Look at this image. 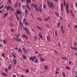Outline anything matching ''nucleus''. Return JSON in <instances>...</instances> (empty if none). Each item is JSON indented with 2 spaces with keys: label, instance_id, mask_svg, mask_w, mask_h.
<instances>
[{
  "label": "nucleus",
  "instance_id": "423d86ee",
  "mask_svg": "<svg viewBox=\"0 0 77 77\" xmlns=\"http://www.w3.org/2000/svg\"><path fill=\"white\" fill-rule=\"evenodd\" d=\"M61 5V12H63V4L62 3H61L60 4Z\"/></svg>",
  "mask_w": 77,
  "mask_h": 77
},
{
  "label": "nucleus",
  "instance_id": "e433bc0d",
  "mask_svg": "<svg viewBox=\"0 0 77 77\" xmlns=\"http://www.w3.org/2000/svg\"><path fill=\"white\" fill-rule=\"evenodd\" d=\"M46 8V5L45 4H43V8L45 9Z\"/></svg>",
  "mask_w": 77,
  "mask_h": 77
},
{
  "label": "nucleus",
  "instance_id": "0eeeda50",
  "mask_svg": "<svg viewBox=\"0 0 77 77\" xmlns=\"http://www.w3.org/2000/svg\"><path fill=\"white\" fill-rule=\"evenodd\" d=\"M13 63L14 64H17V60L16 59H13Z\"/></svg>",
  "mask_w": 77,
  "mask_h": 77
},
{
  "label": "nucleus",
  "instance_id": "9b49d317",
  "mask_svg": "<svg viewBox=\"0 0 77 77\" xmlns=\"http://www.w3.org/2000/svg\"><path fill=\"white\" fill-rule=\"evenodd\" d=\"M22 37H23V38H25V39H28V37H27V36H26V35H23Z\"/></svg>",
  "mask_w": 77,
  "mask_h": 77
},
{
  "label": "nucleus",
  "instance_id": "f03ea898",
  "mask_svg": "<svg viewBox=\"0 0 77 77\" xmlns=\"http://www.w3.org/2000/svg\"><path fill=\"white\" fill-rule=\"evenodd\" d=\"M34 8H35V11H36L38 12H39V10H38V5H37V4H35L34 7H33Z\"/></svg>",
  "mask_w": 77,
  "mask_h": 77
},
{
  "label": "nucleus",
  "instance_id": "dca6fc26",
  "mask_svg": "<svg viewBox=\"0 0 77 77\" xmlns=\"http://www.w3.org/2000/svg\"><path fill=\"white\" fill-rule=\"evenodd\" d=\"M16 13L17 14H18V15H19V14H21V12L19 10H18L17 12H16Z\"/></svg>",
  "mask_w": 77,
  "mask_h": 77
},
{
  "label": "nucleus",
  "instance_id": "c85d7f7f",
  "mask_svg": "<svg viewBox=\"0 0 77 77\" xmlns=\"http://www.w3.org/2000/svg\"><path fill=\"white\" fill-rule=\"evenodd\" d=\"M22 57H23V59H24L25 60H26V56H25L24 54H23L22 55Z\"/></svg>",
  "mask_w": 77,
  "mask_h": 77
},
{
  "label": "nucleus",
  "instance_id": "5701e85b",
  "mask_svg": "<svg viewBox=\"0 0 77 77\" xmlns=\"http://www.w3.org/2000/svg\"><path fill=\"white\" fill-rule=\"evenodd\" d=\"M55 36H58V34H57V30H56L55 31Z\"/></svg>",
  "mask_w": 77,
  "mask_h": 77
},
{
  "label": "nucleus",
  "instance_id": "09e8293b",
  "mask_svg": "<svg viewBox=\"0 0 77 77\" xmlns=\"http://www.w3.org/2000/svg\"><path fill=\"white\" fill-rule=\"evenodd\" d=\"M2 8H3V5L0 6V9H2Z\"/></svg>",
  "mask_w": 77,
  "mask_h": 77
},
{
  "label": "nucleus",
  "instance_id": "79ce46f5",
  "mask_svg": "<svg viewBox=\"0 0 77 77\" xmlns=\"http://www.w3.org/2000/svg\"><path fill=\"white\" fill-rule=\"evenodd\" d=\"M60 28L61 30H63V26L62 25L60 27Z\"/></svg>",
  "mask_w": 77,
  "mask_h": 77
},
{
  "label": "nucleus",
  "instance_id": "6e6552de",
  "mask_svg": "<svg viewBox=\"0 0 77 77\" xmlns=\"http://www.w3.org/2000/svg\"><path fill=\"white\" fill-rule=\"evenodd\" d=\"M68 6H69V4L68 3V2L67 3H66V10H68Z\"/></svg>",
  "mask_w": 77,
  "mask_h": 77
},
{
  "label": "nucleus",
  "instance_id": "f3484780",
  "mask_svg": "<svg viewBox=\"0 0 77 77\" xmlns=\"http://www.w3.org/2000/svg\"><path fill=\"white\" fill-rule=\"evenodd\" d=\"M19 23L21 27H23V24L22 23V22L20 21L19 22Z\"/></svg>",
  "mask_w": 77,
  "mask_h": 77
},
{
  "label": "nucleus",
  "instance_id": "1a4fd4ad",
  "mask_svg": "<svg viewBox=\"0 0 77 77\" xmlns=\"http://www.w3.org/2000/svg\"><path fill=\"white\" fill-rule=\"evenodd\" d=\"M44 68L45 70H47L48 69V66L47 65L44 66Z\"/></svg>",
  "mask_w": 77,
  "mask_h": 77
},
{
  "label": "nucleus",
  "instance_id": "864d4df0",
  "mask_svg": "<svg viewBox=\"0 0 77 77\" xmlns=\"http://www.w3.org/2000/svg\"><path fill=\"white\" fill-rule=\"evenodd\" d=\"M14 6H15V8H17V3H16Z\"/></svg>",
  "mask_w": 77,
  "mask_h": 77
},
{
  "label": "nucleus",
  "instance_id": "de8ad7c7",
  "mask_svg": "<svg viewBox=\"0 0 77 77\" xmlns=\"http://www.w3.org/2000/svg\"><path fill=\"white\" fill-rule=\"evenodd\" d=\"M5 71L6 72H7L8 71V69H5Z\"/></svg>",
  "mask_w": 77,
  "mask_h": 77
},
{
  "label": "nucleus",
  "instance_id": "5fc2aeb1",
  "mask_svg": "<svg viewBox=\"0 0 77 77\" xmlns=\"http://www.w3.org/2000/svg\"><path fill=\"white\" fill-rule=\"evenodd\" d=\"M11 31L12 32H15V30L14 29H12L11 30Z\"/></svg>",
  "mask_w": 77,
  "mask_h": 77
},
{
  "label": "nucleus",
  "instance_id": "f257e3e1",
  "mask_svg": "<svg viewBox=\"0 0 77 77\" xmlns=\"http://www.w3.org/2000/svg\"><path fill=\"white\" fill-rule=\"evenodd\" d=\"M5 9H6L7 11H10V9H12V7L9 5L8 6V5H6L5 6Z\"/></svg>",
  "mask_w": 77,
  "mask_h": 77
},
{
  "label": "nucleus",
  "instance_id": "58836bf2",
  "mask_svg": "<svg viewBox=\"0 0 77 77\" xmlns=\"http://www.w3.org/2000/svg\"><path fill=\"white\" fill-rule=\"evenodd\" d=\"M62 75L63 77H65V72H63Z\"/></svg>",
  "mask_w": 77,
  "mask_h": 77
},
{
  "label": "nucleus",
  "instance_id": "052dcab7",
  "mask_svg": "<svg viewBox=\"0 0 77 77\" xmlns=\"http://www.w3.org/2000/svg\"><path fill=\"white\" fill-rule=\"evenodd\" d=\"M62 32V33L64 34V33H65V31L63 29V30H61Z\"/></svg>",
  "mask_w": 77,
  "mask_h": 77
},
{
  "label": "nucleus",
  "instance_id": "6e6d98bb",
  "mask_svg": "<svg viewBox=\"0 0 77 77\" xmlns=\"http://www.w3.org/2000/svg\"><path fill=\"white\" fill-rule=\"evenodd\" d=\"M3 47V45L2 44L0 45V48H2V47Z\"/></svg>",
  "mask_w": 77,
  "mask_h": 77
},
{
  "label": "nucleus",
  "instance_id": "aec40b11",
  "mask_svg": "<svg viewBox=\"0 0 77 77\" xmlns=\"http://www.w3.org/2000/svg\"><path fill=\"white\" fill-rule=\"evenodd\" d=\"M2 74L4 76H8V74H6L5 72H2Z\"/></svg>",
  "mask_w": 77,
  "mask_h": 77
},
{
  "label": "nucleus",
  "instance_id": "69168bd1",
  "mask_svg": "<svg viewBox=\"0 0 77 77\" xmlns=\"http://www.w3.org/2000/svg\"><path fill=\"white\" fill-rule=\"evenodd\" d=\"M74 27L75 28H77V25H75V26H74Z\"/></svg>",
  "mask_w": 77,
  "mask_h": 77
},
{
  "label": "nucleus",
  "instance_id": "338daca9",
  "mask_svg": "<svg viewBox=\"0 0 77 77\" xmlns=\"http://www.w3.org/2000/svg\"><path fill=\"white\" fill-rule=\"evenodd\" d=\"M13 77H16V75H13L12 76Z\"/></svg>",
  "mask_w": 77,
  "mask_h": 77
},
{
  "label": "nucleus",
  "instance_id": "4be33fe9",
  "mask_svg": "<svg viewBox=\"0 0 77 77\" xmlns=\"http://www.w3.org/2000/svg\"><path fill=\"white\" fill-rule=\"evenodd\" d=\"M47 3L49 8H51V5H50V2H49V1L47 2Z\"/></svg>",
  "mask_w": 77,
  "mask_h": 77
},
{
  "label": "nucleus",
  "instance_id": "393cba45",
  "mask_svg": "<svg viewBox=\"0 0 77 77\" xmlns=\"http://www.w3.org/2000/svg\"><path fill=\"white\" fill-rule=\"evenodd\" d=\"M50 19V17H49L45 19V21H48Z\"/></svg>",
  "mask_w": 77,
  "mask_h": 77
},
{
  "label": "nucleus",
  "instance_id": "2f4dec72",
  "mask_svg": "<svg viewBox=\"0 0 77 77\" xmlns=\"http://www.w3.org/2000/svg\"><path fill=\"white\" fill-rule=\"evenodd\" d=\"M11 55H12V56H13L14 58H16V57H17L13 53H11Z\"/></svg>",
  "mask_w": 77,
  "mask_h": 77
},
{
  "label": "nucleus",
  "instance_id": "3c124183",
  "mask_svg": "<svg viewBox=\"0 0 77 77\" xmlns=\"http://www.w3.org/2000/svg\"><path fill=\"white\" fill-rule=\"evenodd\" d=\"M74 45L75 46H77V43L76 42H74Z\"/></svg>",
  "mask_w": 77,
  "mask_h": 77
},
{
  "label": "nucleus",
  "instance_id": "a19ab883",
  "mask_svg": "<svg viewBox=\"0 0 77 77\" xmlns=\"http://www.w3.org/2000/svg\"><path fill=\"white\" fill-rule=\"evenodd\" d=\"M39 11H40V12H42V9H41V7L39 8Z\"/></svg>",
  "mask_w": 77,
  "mask_h": 77
},
{
  "label": "nucleus",
  "instance_id": "0e129e2a",
  "mask_svg": "<svg viewBox=\"0 0 77 77\" xmlns=\"http://www.w3.org/2000/svg\"><path fill=\"white\" fill-rule=\"evenodd\" d=\"M28 72H29V70H26V73H27Z\"/></svg>",
  "mask_w": 77,
  "mask_h": 77
},
{
  "label": "nucleus",
  "instance_id": "412c9836",
  "mask_svg": "<svg viewBox=\"0 0 77 77\" xmlns=\"http://www.w3.org/2000/svg\"><path fill=\"white\" fill-rule=\"evenodd\" d=\"M38 21H42V19H41V18L40 17H38Z\"/></svg>",
  "mask_w": 77,
  "mask_h": 77
},
{
  "label": "nucleus",
  "instance_id": "4468645a",
  "mask_svg": "<svg viewBox=\"0 0 77 77\" xmlns=\"http://www.w3.org/2000/svg\"><path fill=\"white\" fill-rule=\"evenodd\" d=\"M26 7L28 9H29V11H31V10H32L31 8H30V7H29V5H26Z\"/></svg>",
  "mask_w": 77,
  "mask_h": 77
},
{
  "label": "nucleus",
  "instance_id": "c9c22d12",
  "mask_svg": "<svg viewBox=\"0 0 77 77\" xmlns=\"http://www.w3.org/2000/svg\"><path fill=\"white\" fill-rule=\"evenodd\" d=\"M8 2L9 3V5H11V4L12 3V1H11V0H8Z\"/></svg>",
  "mask_w": 77,
  "mask_h": 77
},
{
  "label": "nucleus",
  "instance_id": "e2e57ef3",
  "mask_svg": "<svg viewBox=\"0 0 77 77\" xmlns=\"http://www.w3.org/2000/svg\"><path fill=\"white\" fill-rule=\"evenodd\" d=\"M14 49L16 50H18V48H14Z\"/></svg>",
  "mask_w": 77,
  "mask_h": 77
},
{
  "label": "nucleus",
  "instance_id": "37998d69",
  "mask_svg": "<svg viewBox=\"0 0 77 77\" xmlns=\"http://www.w3.org/2000/svg\"><path fill=\"white\" fill-rule=\"evenodd\" d=\"M65 68L67 69H69L70 70L71 69H70V68L68 66H66L65 67Z\"/></svg>",
  "mask_w": 77,
  "mask_h": 77
},
{
  "label": "nucleus",
  "instance_id": "9d476101",
  "mask_svg": "<svg viewBox=\"0 0 77 77\" xmlns=\"http://www.w3.org/2000/svg\"><path fill=\"white\" fill-rule=\"evenodd\" d=\"M8 69L9 70H11L12 68V66L11 65L9 64L8 67Z\"/></svg>",
  "mask_w": 77,
  "mask_h": 77
},
{
  "label": "nucleus",
  "instance_id": "c03bdc74",
  "mask_svg": "<svg viewBox=\"0 0 77 77\" xmlns=\"http://www.w3.org/2000/svg\"><path fill=\"white\" fill-rule=\"evenodd\" d=\"M8 14H5L4 15V17H5L6 16H8Z\"/></svg>",
  "mask_w": 77,
  "mask_h": 77
},
{
  "label": "nucleus",
  "instance_id": "c756f323",
  "mask_svg": "<svg viewBox=\"0 0 77 77\" xmlns=\"http://www.w3.org/2000/svg\"><path fill=\"white\" fill-rule=\"evenodd\" d=\"M38 61H39L38 60L36 59V60H34V63H38Z\"/></svg>",
  "mask_w": 77,
  "mask_h": 77
},
{
  "label": "nucleus",
  "instance_id": "f8f14e48",
  "mask_svg": "<svg viewBox=\"0 0 77 77\" xmlns=\"http://www.w3.org/2000/svg\"><path fill=\"white\" fill-rule=\"evenodd\" d=\"M51 8L52 9H53V7H54V5L53 4V2H52V1H51Z\"/></svg>",
  "mask_w": 77,
  "mask_h": 77
},
{
  "label": "nucleus",
  "instance_id": "774afa93",
  "mask_svg": "<svg viewBox=\"0 0 77 77\" xmlns=\"http://www.w3.org/2000/svg\"><path fill=\"white\" fill-rule=\"evenodd\" d=\"M75 6L77 8V2L75 3Z\"/></svg>",
  "mask_w": 77,
  "mask_h": 77
},
{
  "label": "nucleus",
  "instance_id": "b1692460",
  "mask_svg": "<svg viewBox=\"0 0 77 77\" xmlns=\"http://www.w3.org/2000/svg\"><path fill=\"white\" fill-rule=\"evenodd\" d=\"M26 33H27L28 35H30V31H29V30L27 31H26Z\"/></svg>",
  "mask_w": 77,
  "mask_h": 77
},
{
  "label": "nucleus",
  "instance_id": "2eb2a0df",
  "mask_svg": "<svg viewBox=\"0 0 77 77\" xmlns=\"http://www.w3.org/2000/svg\"><path fill=\"white\" fill-rule=\"evenodd\" d=\"M23 30H25L26 32V31H27V30H29V29H28L27 28L25 27H23Z\"/></svg>",
  "mask_w": 77,
  "mask_h": 77
},
{
  "label": "nucleus",
  "instance_id": "13d9d810",
  "mask_svg": "<svg viewBox=\"0 0 77 77\" xmlns=\"http://www.w3.org/2000/svg\"><path fill=\"white\" fill-rule=\"evenodd\" d=\"M54 52L55 53H56V54H58V52L57 51H54Z\"/></svg>",
  "mask_w": 77,
  "mask_h": 77
},
{
  "label": "nucleus",
  "instance_id": "7ed1b4c3",
  "mask_svg": "<svg viewBox=\"0 0 77 77\" xmlns=\"http://www.w3.org/2000/svg\"><path fill=\"white\" fill-rule=\"evenodd\" d=\"M30 59L31 60H32V61H35V59H36V56H34L32 57H30Z\"/></svg>",
  "mask_w": 77,
  "mask_h": 77
},
{
  "label": "nucleus",
  "instance_id": "680f3d73",
  "mask_svg": "<svg viewBox=\"0 0 77 77\" xmlns=\"http://www.w3.org/2000/svg\"><path fill=\"white\" fill-rule=\"evenodd\" d=\"M9 25H10V26L11 27H12V23H10Z\"/></svg>",
  "mask_w": 77,
  "mask_h": 77
},
{
  "label": "nucleus",
  "instance_id": "f704fd0d",
  "mask_svg": "<svg viewBox=\"0 0 77 77\" xmlns=\"http://www.w3.org/2000/svg\"><path fill=\"white\" fill-rule=\"evenodd\" d=\"M22 7L23 9H26V6L24 5H23Z\"/></svg>",
  "mask_w": 77,
  "mask_h": 77
},
{
  "label": "nucleus",
  "instance_id": "20e7f679",
  "mask_svg": "<svg viewBox=\"0 0 77 77\" xmlns=\"http://www.w3.org/2000/svg\"><path fill=\"white\" fill-rule=\"evenodd\" d=\"M14 40L17 41V42H21V39L20 38H14Z\"/></svg>",
  "mask_w": 77,
  "mask_h": 77
},
{
  "label": "nucleus",
  "instance_id": "6ab92c4d",
  "mask_svg": "<svg viewBox=\"0 0 77 77\" xmlns=\"http://www.w3.org/2000/svg\"><path fill=\"white\" fill-rule=\"evenodd\" d=\"M14 35L15 36H16V37H17L18 38H19V37H20V34H14Z\"/></svg>",
  "mask_w": 77,
  "mask_h": 77
},
{
  "label": "nucleus",
  "instance_id": "a878e982",
  "mask_svg": "<svg viewBox=\"0 0 77 77\" xmlns=\"http://www.w3.org/2000/svg\"><path fill=\"white\" fill-rule=\"evenodd\" d=\"M60 25V22H59L57 24V27L58 29H59L60 28V26H59Z\"/></svg>",
  "mask_w": 77,
  "mask_h": 77
},
{
  "label": "nucleus",
  "instance_id": "8fccbe9b",
  "mask_svg": "<svg viewBox=\"0 0 77 77\" xmlns=\"http://www.w3.org/2000/svg\"><path fill=\"white\" fill-rule=\"evenodd\" d=\"M25 25H26V26H28V25H29V24H28V23L27 22H26L25 23Z\"/></svg>",
  "mask_w": 77,
  "mask_h": 77
},
{
  "label": "nucleus",
  "instance_id": "4c0bfd02",
  "mask_svg": "<svg viewBox=\"0 0 77 77\" xmlns=\"http://www.w3.org/2000/svg\"><path fill=\"white\" fill-rule=\"evenodd\" d=\"M64 3H63V5L64 6H66V2L65 0H63Z\"/></svg>",
  "mask_w": 77,
  "mask_h": 77
},
{
  "label": "nucleus",
  "instance_id": "39448f33",
  "mask_svg": "<svg viewBox=\"0 0 77 77\" xmlns=\"http://www.w3.org/2000/svg\"><path fill=\"white\" fill-rule=\"evenodd\" d=\"M47 41L48 42H51V39H50V37L49 36H48L47 37Z\"/></svg>",
  "mask_w": 77,
  "mask_h": 77
},
{
  "label": "nucleus",
  "instance_id": "a18cd8bd",
  "mask_svg": "<svg viewBox=\"0 0 77 77\" xmlns=\"http://www.w3.org/2000/svg\"><path fill=\"white\" fill-rule=\"evenodd\" d=\"M37 29H39V30H41L42 29L41 27H39L38 26H37Z\"/></svg>",
  "mask_w": 77,
  "mask_h": 77
},
{
  "label": "nucleus",
  "instance_id": "49530a36",
  "mask_svg": "<svg viewBox=\"0 0 77 77\" xmlns=\"http://www.w3.org/2000/svg\"><path fill=\"white\" fill-rule=\"evenodd\" d=\"M2 56L3 57H4V58H5V54H4V53H2Z\"/></svg>",
  "mask_w": 77,
  "mask_h": 77
},
{
  "label": "nucleus",
  "instance_id": "ea45409f",
  "mask_svg": "<svg viewBox=\"0 0 77 77\" xmlns=\"http://www.w3.org/2000/svg\"><path fill=\"white\" fill-rule=\"evenodd\" d=\"M3 43L5 45L6 44V40H3Z\"/></svg>",
  "mask_w": 77,
  "mask_h": 77
},
{
  "label": "nucleus",
  "instance_id": "72a5a7b5",
  "mask_svg": "<svg viewBox=\"0 0 77 77\" xmlns=\"http://www.w3.org/2000/svg\"><path fill=\"white\" fill-rule=\"evenodd\" d=\"M26 22H27V20H26V19H23V23H26Z\"/></svg>",
  "mask_w": 77,
  "mask_h": 77
},
{
  "label": "nucleus",
  "instance_id": "473e14b6",
  "mask_svg": "<svg viewBox=\"0 0 77 77\" xmlns=\"http://www.w3.org/2000/svg\"><path fill=\"white\" fill-rule=\"evenodd\" d=\"M38 35L39 36V37H40V38H41L42 39V38H43V37H42V35L40 34H38Z\"/></svg>",
  "mask_w": 77,
  "mask_h": 77
},
{
  "label": "nucleus",
  "instance_id": "bb28decb",
  "mask_svg": "<svg viewBox=\"0 0 77 77\" xmlns=\"http://www.w3.org/2000/svg\"><path fill=\"white\" fill-rule=\"evenodd\" d=\"M25 12L26 13V15H27L28 14V11L27 9L25 10Z\"/></svg>",
  "mask_w": 77,
  "mask_h": 77
},
{
  "label": "nucleus",
  "instance_id": "ddd939ff",
  "mask_svg": "<svg viewBox=\"0 0 77 77\" xmlns=\"http://www.w3.org/2000/svg\"><path fill=\"white\" fill-rule=\"evenodd\" d=\"M40 59L42 62H44V61H45V60L44 58H42V57H40Z\"/></svg>",
  "mask_w": 77,
  "mask_h": 77
},
{
  "label": "nucleus",
  "instance_id": "a211bd4d",
  "mask_svg": "<svg viewBox=\"0 0 77 77\" xmlns=\"http://www.w3.org/2000/svg\"><path fill=\"white\" fill-rule=\"evenodd\" d=\"M70 48L72 50H77V48H74L73 47H71Z\"/></svg>",
  "mask_w": 77,
  "mask_h": 77
},
{
  "label": "nucleus",
  "instance_id": "bf43d9fd",
  "mask_svg": "<svg viewBox=\"0 0 77 77\" xmlns=\"http://www.w3.org/2000/svg\"><path fill=\"white\" fill-rule=\"evenodd\" d=\"M19 50H18V51H19V52H21L22 51H21V49L19 48Z\"/></svg>",
  "mask_w": 77,
  "mask_h": 77
},
{
  "label": "nucleus",
  "instance_id": "4d7b16f0",
  "mask_svg": "<svg viewBox=\"0 0 77 77\" xmlns=\"http://www.w3.org/2000/svg\"><path fill=\"white\" fill-rule=\"evenodd\" d=\"M31 15L32 17H34V15H33V14L32 13L31 14Z\"/></svg>",
  "mask_w": 77,
  "mask_h": 77
},
{
  "label": "nucleus",
  "instance_id": "cd10ccee",
  "mask_svg": "<svg viewBox=\"0 0 77 77\" xmlns=\"http://www.w3.org/2000/svg\"><path fill=\"white\" fill-rule=\"evenodd\" d=\"M23 50V51L24 53L26 54V53H27V52L26 51L25 49L24 48H22Z\"/></svg>",
  "mask_w": 77,
  "mask_h": 77
},
{
  "label": "nucleus",
  "instance_id": "603ef678",
  "mask_svg": "<svg viewBox=\"0 0 77 77\" xmlns=\"http://www.w3.org/2000/svg\"><path fill=\"white\" fill-rule=\"evenodd\" d=\"M55 72L56 74H59V72H58V71H55Z\"/></svg>",
  "mask_w": 77,
  "mask_h": 77
},
{
  "label": "nucleus",
  "instance_id": "7c9ffc66",
  "mask_svg": "<svg viewBox=\"0 0 77 77\" xmlns=\"http://www.w3.org/2000/svg\"><path fill=\"white\" fill-rule=\"evenodd\" d=\"M35 4L32 3L31 4V7H32V8H33V7H34V6L35 5Z\"/></svg>",
  "mask_w": 77,
  "mask_h": 77
}]
</instances>
